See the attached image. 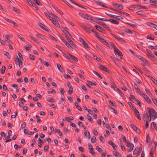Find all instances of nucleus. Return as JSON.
Here are the masks:
<instances>
[{
  "label": "nucleus",
  "mask_w": 157,
  "mask_h": 157,
  "mask_svg": "<svg viewBox=\"0 0 157 157\" xmlns=\"http://www.w3.org/2000/svg\"><path fill=\"white\" fill-rule=\"evenodd\" d=\"M142 96L144 98L145 100L148 103L150 104L151 103V101L150 99L148 96L145 93H143Z\"/></svg>",
  "instance_id": "f8f14e48"
},
{
  "label": "nucleus",
  "mask_w": 157,
  "mask_h": 157,
  "mask_svg": "<svg viewBox=\"0 0 157 157\" xmlns=\"http://www.w3.org/2000/svg\"><path fill=\"white\" fill-rule=\"evenodd\" d=\"M36 117L37 119V120H36L37 122V123H41V121L39 118V116L38 115H36Z\"/></svg>",
  "instance_id": "5fc2aeb1"
},
{
  "label": "nucleus",
  "mask_w": 157,
  "mask_h": 157,
  "mask_svg": "<svg viewBox=\"0 0 157 157\" xmlns=\"http://www.w3.org/2000/svg\"><path fill=\"white\" fill-rule=\"evenodd\" d=\"M78 125L80 127L81 126H81L84 129H86V127L85 126H84L83 124H82V123L81 122H80V121H79L78 123Z\"/></svg>",
  "instance_id": "3c124183"
},
{
  "label": "nucleus",
  "mask_w": 157,
  "mask_h": 157,
  "mask_svg": "<svg viewBox=\"0 0 157 157\" xmlns=\"http://www.w3.org/2000/svg\"><path fill=\"white\" fill-rule=\"evenodd\" d=\"M114 53L117 57V56H120L118 58L119 60L122 59L121 56H123V54L119 49H117V51H115Z\"/></svg>",
  "instance_id": "423d86ee"
},
{
  "label": "nucleus",
  "mask_w": 157,
  "mask_h": 157,
  "mask_svg": "<svg viewBox=\"0 0 157 157\" xmlns=\"http://www.w3.org/2000/svg\"><path fill=\"white\" fill-rule=\"evenodd\" d=\"M130 125L131 127H132V128L135 131L136 130V128H137V127L135 126L134 124H130Z\"/></svg>",
  "instance_id": "680f3d73"
},
{
  "label": "nucleus",
  "mask_w": 157,
  "mask_h": 157,
  "mask_svg": "<svg viewBox=\"0 0 157 157\" xmlns=\"http://www.w3.org/2000/svg\"><path fill=\"white\" fill-rule=\"evenodd\" d=\"M49 146L48 145H45L44 147V151L45 152L47 151L48 150Z\"/></svg>",
  "instance_id": "338daca9"
},
{
  "label": "nucleus",
  "mask_w": 157,
  "mask_h": 157,
  "mask_svg": "<svg viewBox=\"0 0 157 157\" xmlns=\"http://www.w3.org/2000/svg\"><path fill=\"white\" fill-rule=\"evenodd\" d=\"M8 133V136L6 137H5L6 139L10 138L11 135L12 131L10 130H9Z\"/></svg>",
  "instance_id": "2f4dec72"
},
{
  "label": "nucleus",
  "mask_w": 157,
  "mask_h": 157,
  "mask_svg": "<svg viewBox=\"0 0 157 157\" xmlns=\"http://www.w3.org/2000/svg\"><path fill=\"white\" fill-rule=\"evenodd\" d=\"M109 108L110 109H111V110H112V111L114 113H115V114H117V111L115 109H114L112 107H110Z\"/></svg>",
  "instance_id": "052dcab7"
},
{
  "label": "nucleus",
  "mask_w": 157,
  "mask_h": 157,
  "mask_svg": "<svg viewBox=\"0 0 157 157\" xmlns=\"http://www.w3.org/2000/svg\"><path fill=\"white\" fill-rule=\"evenodd\" d=\"M99 68L103 71H106L109 74H112L111 72L109 69H107L106 67L103 65L101 64L99 66Z\"/></svg>",
  "instance_id": "39448f33"
},
{
  "label": "nucleus",
  "mask_w": 157,
  "mask_h": 157,
  "mask_svg": "<svg viewBox=\"0 0 157 157\" xmlns=\"http://www.w3.org/2000/svg\"><path fill=\"white\" fill-rule=\"evenodd\" d=\"M36 36L38 38H40L43 40H44L46 39V38L44 37V36L43 35H42L40 33H37L36 34Z\"/></svg>",
  "instance_id": "412c9836"
},
{
  "label": "nucleus",
  "mask_w": 157,
  "mask_h": 157,
  "mask_svg": "<svg viewBox=\"0 0 157 157\" xmlns=\"http://www.w3.org/2000/svg\"><path fill=\"white\" fill-rule=\"evenodd\" d=\"M117 12L118 13H119L122 14H123V15H125L127 16H129V14L126 13H125V12H121V11H117Z\"/></svg>",
  "instance_id": "603ef678"
},
{
  "label": "nucleus",
  "mask_w": 157,
  "mask_h": 157,
  "mask_svg": "<svg viewBox=\"0 0 157 157\" xmlns=\"http://www.w3.org/2000/svg\"><path fill=\"white\" fill-rule=\"evenodd\" d=\"M74 119V118L73 117H71V118H70L68 117H65V120L67 121L70 122L71 120H72Z\"/></svg>",
  "instance_id": "09e8293b"
},
{
  "label": "nucleus",
  "mask_w": 157,
  "mask_h": 157,
  "mask_svg": "<svg viewBox=\"0 0 157 157\" xmlns=\"http://www.w3.org/2000/svg\"><path fill=\"white\" fill-rule=\"evenodd\" d=\"M151 78H150V79H151L154 83L157 85V80L152 77Z\"/></svg>",
  "instance_id": "13d9d810"
},
{
  "label": "nucleus",
  "mask_w": 157,
  "mask_h": 157,
  "mask_svg": "<svg viewBox=\"0 0 157 157\" xmlns=\"http://www.w3.org/2000/svg\"><path fill=\"white\" fill-rule=\"evenodd\" d=\"M79 41L84 45V47L85 48H87L88 49L89 48V47L88 46V44L86 42H85L83 39L80 37L79 38Z\"/></svg>",
  "instance_id": "1a4fd4ad"
},
{
  "label": "nucleus",
  "mask_w": 157,
  "mask_h": 157,
  "mask_svg": "<svg viewBox=\"0 0 157 157\" xmlns=\"http://www.w3.org/2000/svg\"><path fill=\"white\" fill-rule=\"evenodd\" d=\"M150 141V138L149 136V133H148L146 137V142L148 143Z\"/></svg>",
  "instance_id": "58836bf2"
},
{
  "label": "nucleus",
  "mask_w": 157,
  "mask_h": 157,
  "mask_svg": "<svg viewBox=\"0 0 157 157\" xmlns=\"http://www.w3.org/2000/svg\"><path fill=\"white\" fill-rule=\"evenodd\" d=\"M147 110L148 113L147 118L149 121H151V119L154 120L157 118V113L155 112L154 109L147 107Z\"/></svg>",
  "instance_id": "f257e3e1"
},
{
  "label": "nucleus",
  "mask_w": 157,
  "mask_h": 157,
  "mask_svg": "<svg viewBox=\"0 0 157 157\" xmlns=\"http://www.w3.org/2000/svg\"><path fill=\"white\" fill-rule=\"evenodd\" d=\"M49 13H47L46 12H44V15L48 17V18L51 21V19L52 17L51 16H50L49 15Z\"/></svg>",
  "instance_id": "49530a36"
},
{
  "label": "nucleus",
  "mask_w": 157,
  "mask_h": 157,
  "mask_svg": "<svg viewBox=\"0 0 157 157\" xmlns=\"http://www.w3.org/2000/svg\"><path fill=\"white\" fill-rule=\"evenodd\" d=\"M93 73L95 74L99 78L101 79H102V77L101 76V75L97 72L94 71H93Z\"/></svg>",
  "instance_id": "c03bdc74"
},
{
  "label": "nucleus",
  "mask_w": 157,
  "mask_h": 157,
  "mask_svg": "<svg viewBox=\"0 0 157 157\" xmlns=\"http://www.w3.org/2000/svg\"><path fill=\"white\" fill-rule=\"evenodd\" d=\"M140 60L143 62L145 64H147L148 63V61L142 57L141 59H140Z\"/></svg>",
  "instance_id": "bb28decb"
},
{
  "label": "nucleus",
  "mask_w": 157,
  "mask_h": 157,
  "mask_svg": "<svg viewBox=\"0 0 157 157\" xmlns=\"http://www.w3.org/2000/svg\"><path fill=\"white\" fill-rule=\"evenodd\" d=\"M87 119L88 120L90 121L91 122H93V120L90 116L89 115L87 116Z\"/></svg>",
  "instance_id": "0e129e2a"
},
{
  "label": "nucleus",
  "mask_w": 157,
  "mask_h": 157,
  "mask_svg": "<svg viewBox=\"0 0 157 157\" xmlns=\"http://www.w3.org/2000/svg\"><path fill=\"white\" fill-rule=\"evenodd\" d=\"M66 37L68 41L71 45H72L73 47L75 48H77V45L74 43V42L71 39H70L69 38L67 37Z\"/></svg>",
  "instance_id": "a211bd4d"
},
{
  "label": "nucleus",
  "mask_w": 157,
  "mask_h": 157,
  "mask_svg": "<svg viewBox=\"0 0 157 157\" xmlns=\"http://www.w3.org/2000/svg\"><path fill=\"white\" fill-rule=\"evenodd\" d=\"M153 54H147L146 55L152 61L154 62H155L156 61V58L154 56L152 55Z\"/></svg>",
  "instance_id": "dca6fc26"
},
{
  "label": "nucleus",
  "mask_w": 157,
  "mask_h": 157,
  "mask_svg": "<svg viewBox=\"0 0 157 157\" xmlns=\"http://www.w3.org/2000/svg\"><path fill=\"white\" fill-rule=\"evenodd\" d=\"M62 54L66 58H67V59L69 60L71 62V59L70 58V57L68 56L66 54L62 52Z\"/></svg>",
  "instance_id": "e433bc0d"
},
{
  "label": "nucleus",
  "mask_w": 157,
  "mask_h": 157,
  "mask_svg": "<svg viewBox=\"0 0 157 157\" xmlns=\"http://www.w3.org/2000/svg\"><path fill=\"white\" fill-rule=\"evenodd\" d=\"M38 25L41 28L44 29V30L47 31L48 32L49 31V29H48V27L42 24L41 23H39Z\"/></svg>",
  "instance_id": "ddd939ff"
},
{
  "label": "nucleus",
  "mask_w": 157,
  "mask_h": 157,
  "mask_svg": "<svg viewBox=\"0 0 157 157\" xmlns=\"http://www.w3.org/2000/svg\"><path fill=\"white\" fill-rule=\"evenodd\" d=\"M112 5L114 6L117 8H118L120 4L117 3L113 2V3Z\"/></svg>",
  "instance_id": "69168bd1"
},
{
  "label": "nucleus",
  "mask_w": 157,
  "mask_h": 157,
  "mask_svg": "<svg viewBox=\"0 0 157 157\" xmlns=\"http://www.w3.org/2000/svg\"><path fill=\"white\" fill-rule=\"evenodd\" d=\"M86 131L88 132H87L88 135H87V132H84V135L88 139H90V133L89 131Z\"/></svg>",
  "instance_id": "7c9ffc66"
},
{
  "label": "nucleus",
  "mask_w": 157,
  "mask_h": 157,
  "mask_svg": "<svg viewBox=\"0 0 157 157\" xmlns=\"http://www.w3.org/2000/svg\"><path fill=\"white\" fill-rule=\"evenodd\" d=\"M47 101L49 102H53L55 101L54 99L52 98H50L47 99Z\"/></svg>",
  "instance_id": "a19ab883"
},
{
  "label": "nucleus",
  "mask_w": 157,
  "mask_h": 157,
  "mask_svg": "<svg viewBox=\"0 0 157 157\" xmlns=\"http://www.w3.org/2000/svg\"><path fill=\"white\" fill-rule=\"evenodd\" d=\"M94 34H95V36L98 38V39L100 40V41H101V40H103L102 39V38L99 35V34L97 32H96Z\"/></svg>",
  "instance_id": "ea45409f"
},
{
  "label": "nucleus",
  "mask_w": 157,
  "mask_h": 157,
  "mask_svg": "<svg viewBox=\"0 0 157 157\" xmlns=\"http://www.w3.org/2000/svg\"><path fill=\"white\" fill-rule=\"evenodd\" d=\"M67 86L68 87H69L70 89H71V88H73L71 84L69 82H67Z\"/></svg>",
  "instance_id": "e2e57ef3"
},
{
  "label": "nucleus",
  "mask_w": 157,
  "mask_h": 157,
  "mask_svg": "<svg viewBox=\"0 0 157 157\" xmlns=\"http://www.w3.org/2000/svg\"><path fill=\"white\" fill-rule=\"evenodd\" d=\"M95 2L97 4V5L102 6L103 5L102 3L100 2L99 1H95Z\"/></svg>",
  "instance_id": "6e6d98bb"
},
{
  "label": "nucleus",
  "mask_w": 157,
  "mask_h": 157,
  "mask_svg": "<svg viewBox=\"0 0 157 157\" xmlns=\"http://www.w3.org/2000/svg\"><path fill=\"white\" fill-rule=\"evenodd\" d=\"M5 70H6V67L4 66H3L1 69V71H0L1 73L2 74H4L5 72Z\"/></svg>",
  "instance_id": "473e14b6"
},
{
  "label": "nucleus",
  "mask_w": 157,
  "mask_h": 157,
  "mask_svg": "<svg viewBox=\"0 0 157 157\" xmlns=\"http://www.w3.org/2000/svg\"><path fill=\"white\" fill-rule=\"evenodd\" d=\"M113 154L116 157H121V154L117 151H113Z\"/></svg>",
  "instance_id": "c85d7f7f"
},
{
  "label": "nucleus",
  "mask_w": 157,
  "mask_h": 157,
  "mask_svg": "<svg viewBox=\"0 0 157 157\" xmlns=\"http://www.w3.org/2000/svg\"><path fill=\"white\" fill-rule=\"evenodd\" d=\"M13 10L16 12L18 14H20V12L18 10H17L14 7H13Z\"/></svg>",
  "instance_id": "de8ad7c7"
},
{
  "label": "nucleus",
  "mask_w": 157,
  "mask_h": 157,
  "mask_svg": "<svg viewBox=\"0 0 157 157\" xmlns=\"http://www.w3.org/2000/svg\"><path fill=\"white\" fill-rule=\"evenodd\" d=\"M53 18H52L51 19V21L52 22L53 24H54L55 25H56L57 27H59V23L56 20H53Z\"/></svg>",
  "instance_id": "5701e85b"
},
{
  "label": "nucleus",
  "mask_w": 157,
  "mask_h": 157,
  "mask_svg": "<svg viewBox=\"0 0 157 157\" xmlns=\"http://www.w3.org/2000/svg\"><path fill=\"white\" fill-rule=\"evenodd\" d=\"M67 54L72 58V59H71V60L73 59L75 61H76V62H78V59L77 58H76L75 56H72V55H71L70 54L68 53H67Z\"/></svg>",
  "instance_id": "b1692460"
},
{
  "label": "nucleus",
  "mask_w": 157,
  "mask_h": 157,
  "mask_svg": "<svg viewBox=\"0 0 157 157\" xmlns=\"http://www.w3.org/2000/svg\"><path fill=\"white\" fill-rule=\"evenodd\" d=\"M59 37L62 41L63 42V43L68 48H69L72 51L73 50V48L67 42L66 40H65L61 36H59Z\"/></svg>",
  "instance_id": "20e7f679"
},
{
  "label": "nucleus",
  "mask_w": 157,
  "mask_h": 157,
  "mask_svg": "<svg viewBox=\"0 0 157 157\" xmlns=\"http://www.w3.org/2000/svg\"><path fill=\"white\" fill-rule=\"evenodd\" d=\"M84 18L88 20H91L92 21H94V20L92 19L91 17L89 16V15L88 14H85Z\"/></svg>",
  "instance_id": "393cba45"
},
{
  "label": "nucleus",
  "mask_w": 157,
  "mask_h": 157,
  "mask_svg": "<svg viewBox=\"0 0 157 157\" xmlns=\"http://www.w3.org/2000/svg\"><path fill=\"white\" fill-rule=\"evenodd\" d=\"M102 40H101L100 41L103 44H104L106 45L108 47L110 48V44L108 43V42H106V40L102 38Z\"/></svg>",
  "instance_id": "6ab92c4d"
},
{
  "label": "nucleus",
  "mask_w": 157,
  "mask_h": 157,
  "mask_svg": "<svg viewBox=\"0 0 157 157\" xmlns=\"http://www.w3.org/2000/svg\"><path fill=\"white\" fill-rule=\"evenodd\" d=\"M148 115V113L147 110V111L146 113L144 114L143 115V119L144 121H147V119L146 117H147Z\"/></svg>",
  "instance_id": "a878e982"
},
{
  "label": "nucleus",
  "mask_w": 157,
  "mask_h": 157,
  "mask_svg": "<svg viewBox=\"0 0 157 157\" xmlns=\"http://www.w3.org/2000/svg\"><path fill=\"white\" fill-rule=\"evenodd\" d=\"M75 105L76 108L80 111H82V109L81 107L78 106V103L77 102H75Z\"/></svg>",
  "instance_id": "cd10ccee"
},
{
  "label": "nucleus",
  "mask_w": 157,
  "mask_h": 157,
  "mask_svg": "<svg viewBox=\"0 0 157 157\" xmlns=\"http://www.w3.org/2000/svg\"><path fill=\"white\" fill-rule=\"evenodd\" d=\"M88 145L89 146V149L90 150V153L93 156H95V153L94 152V150L92 146L90 143H88Z\"/></svg>",
  "instance_id": "7ed1b4c3"
},
{
  "label": "nucleus",
  "mask_w": 157,
  "mask_h": 157,
  "mask_svg": "<svg viewBox=\"0 0 157 157\" xmlns=\"http://www.w3.org/2000/svg\"><path fill=\"white\" fill-rule=\"evenodd\" d=\"M96 149L99 152H100L102 151V149L100 147L98 146H97L96 147Z\"/></svg>",
  "instance_id": "4d7b16f0"
},
{
  "label": "nucleus",
  "mask_w": 157,
  "mask_h": 157,
  "mask_svg": "<svg viewBox=\"0 0 157 157\" xmlns=\"http://www.w3.org/2000/svg\"><path fill=\"white\" fill-rule=\"evenodd\" d=\"M64 33L65 34L66 36L69 37L71 36V35L66 30H63Z\"/></svg>",
  "instance_id": "c9c22d12"
},
{
  "label": "nucleus",
  "mask_w": 157,
  "mask_h": 157,
  "mask_svg": "<svg viewBox=\"0 0 157 157\" xmlns=\"http://www.w3.org/2000/svg\"><path fill=\"white\" fill-rule=\"evenodd\" d=\"M15 61L16 64H18L19 65V67L21 68L22 66V63L21 60L19 59L18 57L17 56V58H16Z\"/></svg>",
  "instance_id": "0eeeda50"
},
{
  "label": "nucleus",
  "mask_w": 157,
  "mask_h": 157,
  "mask_svg": "<svg viewBox=\"0 0 157 157\" xmlns=\"http://www.w3.org/2000/svg\"><path fill=\"white\" fill-rule=\"evenodd\" d=\"M97 19L98 20H100L101 21H109L111 23L113 24H118L119 23V22L118 21H117L115 20L114 19H110L109 20H107L105 18H101L98 17L97 18Z\"/></svg>",
  "instance_id": "f03ea898"
},
{
  "label": "nucleus",
  "mask_w": 157,
  "mask_h": 157,
  "mask_svg": "<svg viewBox=\"0 0 157 157\" xmlns=\"http://www.w3.org/2000/svg\"><path fill=\"white\" fill-rule=\"evenodd\" d=\"M108 144L112 146L114 150H116V149L117 148L116 145L111 140H110L108 142Z\"/></svg>",
  "instance_id": "aec40b11"
},
{
  "label": "nucleus",
  "mask_w": 157,
  "mask_h": 157,
  "mask_svg": "<svg viewBox=\"0 0 157 157\" xmlns=\"http://www.w3.org/2000/svg\"><path fill=\"white\" fill-rule=\"evenodd\" d=\"M4 54L8 58H10V56L9 55V53L8 52H5Z\"/></svg>",
  "instance_id": "864d4df0"
},
{
  "label": "nucleus",
  "mask_w": 157,
  "mask_h": 157,
  "mask_svg": "<svg viewBox=\"0 0 157 157\" xmlns=\"http://www.w3.org/2000/svg\"><path fill=\"white\" fill-rule=\"evenodd\" d=\"M141 150H140V147H136L135 150L133 152V155H137V156H138L140 154V153Z\"/></svg>",
  "instance_id": "4468645a"
},
{
  "label": "nucleus",
  "mask_w": 157,
  "mask_h": 157,
  "mask_svg": "<svg viewBox=\"0 0 157 157\" xmlns=\"http://www.w3.org/2000/svg\"><path fill=\"white\" fill-rule=\"evenodd\" d=\"M87 82L89 84H90L91 85L93 86H96L97 85V84L96 82H93L87 80Z\"/></svg>",
  "instance_id": "4c0bfd02"
},
{
  "label": "nucleus",
  "mask_w": 157,
  "mask_h": 157,
  "mask_svg": "<svg viewBox=\"0 0 157 157\" xmlns=\"http://www.w3.org/2000/svg\"><path fill=\"white\" fill-rule=\"evenodd\" d=\"M26 125V123L25 122H23L21 124V128H24Z\"/></svg>",
  "instance_id": "bf43d9fd"
},
{
  "label": "nucleus",
  "mask_w": 157,
  "mask_h": 157,
  "mask_svg": "<svg viewBox=\"0 0 157 157\" xmlns=\"http://www.w3.org/2000/svg\"><path fill=\"white\" fill-rule=\"evenodd\" d=\"M39 6L42 5L41 3L40 2L39 0H33Z\"/></svg>",
  "instance_id": "37998d69"
},
{
  "label": "nucleus",
  "mask_w": 157,
  "mask_h": 157,
  "mask_svg": "<svg viewBox=\"0 0 157 157\" xmlns=\"http://www.w3.org/2000/svg\"><path fill=\"white\" fill-rule=\"evenodd\" d=\"M57 66L58 70L61 72H63V68L62 67L60 64L57 63Z\"/></svg>",
  "instance_id": "4be33fe9"
},
{
  "label": "nucleus",
  "mask_w": 157,
  "mask_h": 157,
  "mask_svg": "<svg viewBox=\"0 0 157 157\" xmlns=\"http://www.w3.org/2000/svg\"><path fill=\"white\" fill-rule=\"evenodd\" d=\"M81 26L84 30L86 31L87 32L89 33H90V28L88 25H81Z\"/></svg>",
  "instance_id": "9d476101"
},
{
  "label": "nucleus",
  "mask_w": 157,
  "mask_h": 157,
  "mask_svg": "<svg viewBox=\"0 0 157 157\" xmlns=\"http://www.w3.org/2000/svg\"><path fill=\"white\" fill-rule=\"evenodd\" d=\"M29 37L35 42L37 43H40V42L34 37L31 35H29Z\"/></svg>",
  "instance_id": "c756f323"
},
{
  "label": "nucleus",
  "mask_w": 157,
  "mask_h": 157,
  "mask_svg": "<svg viewBox=\"0 0 157 157\" xmlns=\"http://www.w3.org/2000/svg\"><path fill=\"white\" fill-rule=\"evenodd\" d=\"M55 9L56 10L58 13H59L61 14H63V13L57 7H54Z\"/></svg>",
  "instance_id": "a18cd8bd"
},
{
  "label": "nucleus",
  "mask_w": 157,
  "mask_h": 157,
  "mask_svg": "<svg viewBox=\"0 0 157 157\" xmlns=\"http://www.w3.org/2000/svg\"><path fill=\"white\" fill-rule=\"evenodd\" d=\"M147 25L149 26H150L152 27H153L155 29L157 30V25L155 24L151 23L150 22L147 23Z\"/></svg>",
  "instance_id": "f3484780"
},
{
  "label": "nucleus",
  "mask_w": 157,
  "mask_h": 157,
  "mask_svg": "<svg viewBox=\"0 0 157 157\" xmlns=\"http://www.w3.org/2000/svg\"><path fill=\"white\" fill-rule=\"evenodd\" d=\"M94 27H95L96 29L99 32L102 33H104L105 29L101 26L99 25H94Z\"/></svg>",
  "instance_id": "2eb2a0df"
},
{
  "label": "nucleus",
  "mask_w": 157,
  "mask_h": 157,
  "mask_svg": "<svg viewBox=\"0 0 157 157\" xmlns=\"http://www.w3.org/2000/svg\"><path fill=\"white\" fill-rule=\"evenodd\" d=\"M128 105H129L133 110H134V109H136L133 105L132 104L131 102H128Z\"/></svg>",
  "instance_id": "72a5a7b5"
},
{
  "label": "nucleus",
  "mask_w": 157,
  "mask_h": 157,
  "mask_svg": "<svg viewBox=\"0 0 157 157\" xmlns=\"http://www.w3.org/2000/svg\"><path fill=\"white\" fill-rule=\"evenodd\" d=\"M105 14H106L107 15H108L109 16L112 17H113L115 19H116L118 20H120V19H123V18L120 16H115L113 15H112L111 14H110L109 13H107L105 12Z\"/></svg>",
  "instance_id": "6e6552de"
},
{
  "label": "nucleus",
  "mask_w": 157,
  "mask_h": 157,
  "mask_svg": "<svg viewBox=\"0 0 157 157\" xmlns=\"http://www.w3.org/2000/svg\"><path fill=\"white\" fill-rule=\"evenodd\" d=\"M130 148L128 150V152H130L131 151H132L133 149V148L134 147V145L133 144H131V145L130 146Z\"/></svg>",
  "instance_id": "8fccbe9b"
},
{
  "label": "nucleus",
  "mask_w": 157,
  "mask_h": 157,
  "mask_svg": "<svg viewBox=\"0 0 157 157\" xmlns=\"http://www.w3.org/2000/svg\"><path fill=\"white\" fill-rule=\"evenodd\" d=\"M96 138L94 136H93L91 139V142L92 143H94L96 141Z\"/></svg>",
  "instance_id": "79ce46f5"
},
{
  "label": "nucleus",
  "mask_w": 157,
  "mask_h": 157,
  "mask_svg": "<svg viewBox=\"0 0 157 157\" xmlns=\"http://www.w3.org/2000/svg\"><path fill=\"white\" fill-rule=\"evenodd\" d=\"M134 112L135 116L140 120H141V117L138 111L136 109L133 110Z\"/></svg>",
  "instance_id": "9b49d317"
},
{
  "label": "nucleus",
  "mask_w": 157,
  "mask_h": 157,
  "mask_svg": "<svg viewBox=\"0 0 157 157\" xmlns=\"http://www.w3.org/2000/svg\"><path fill=\"white\" fill-rule=\"evenodd\" d=\"M137 7L139 9H140L141 8L143 9H148V8H147L145 6H142L140 5H137Z\"/></svg>",
  "instance_id": "f704fd0d"
},
{
  "label": "nucleus",
  "mask_w": 157,
  "mask_h": 157,
  "mask_svg": "<svg viewBox=\"0 0 157 157\" xmlns=\"http://www.w3.org/2000/svg\"><path fill=\"white\" fill-rule=\"evenodd\" d=\"M73 91V88H71V89H69L68 91V93L70 95H71Z\"/></svg>",
  "instance_id": "774afa93"
}]
</instances>
